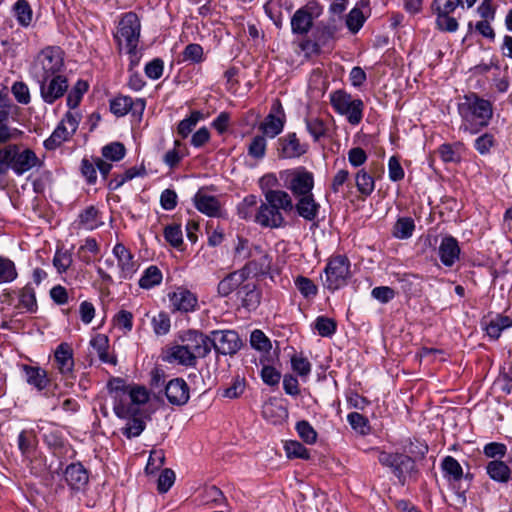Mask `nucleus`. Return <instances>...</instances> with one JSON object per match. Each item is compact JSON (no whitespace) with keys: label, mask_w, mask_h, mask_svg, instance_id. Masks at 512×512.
<instances>
[{"label":"nucleus","mask_w":512,"mask_h":512,"mask_svg":"<svg viewBox=\"0 0 512 512\" xmlns=\"http://www.w3.org/2000/svg\"><path fill=\"white\" fill-rule=\"evenodd\" d=\"M265 202L274 206L281 212H291L294 208L292 197L288 192L278 189L264 190Z\"/></svg>","instance_id":"33"},{"label":"nucleus","mask_w":512,"mask_h":512,"mask_svg":"<svg viewBox=\"0 0 512 512\" xmlns=\"http://www.w3.org/2000/svg\"><path fill=\"white\" fill-rule=\"evenodd\" d=\"M350 266L351 263L347 256H331L324 268L323 286L331 292L345 287L351 278Z\"/></svg>","instance_id":"7"},{"label":"nucleus","mask_w":512,"mask_h":512,"mask_svg":"<svg viewBox=\"0 0 512 512\" xmlns=\"http://www.w3.org/2000/svg\"><path fill=\"white\" fill-rule=\"evenodd\" d=\"M415 230V222L411 217H400L395 222L392 235L401 240H406L412 237Z\"/></svg>","instance_id":"48"},{"label":"nucleus","mask_w":512,"mask_h":512,"mask_svg":"<svg viewBox=\"0 0 512 512\" xmlns=\"http://www.w3.org/2000/svg\"><path fill=\"white\" fill-rule=\"evenodd\" d=\"M54 362L62 376H70L74 371V353L70 344L60 343L54 351Z\"/></svg>","instance_id":"24"},{"label":"nucleus","mask_w":512,"mask_h":512,"mask_svg":"<svg viewBox=\"0 0 512 512\" xmlns=\"http://www.w3.org/2000/svg\"><path fill=\"white\" fill-rule=\"evenodd\" d=\"M370 0H359L346 16V26L352 34H357L370 17Z\"/></svg>","instance_id":"22"},{"label":"nucleus","mask_w":512,"mask_h":512,"mask_svg":"<svg viewBox=\"0 0 512 512\" xmlns=\"http://www.w3.org/2000/svg\"><path fill=\"white\" fill-rule=\"evenodd\" d=\"M485 470L491 480L500 484H507L512 480V470L510 466L503 460H491Z\"/></svg>","instance_id":"32"},{"label":"nucleus","mask_w":512,"mask_h":512,"mask_svg":"<svg viewBox=\"0 0 512 512\" xmlns=\"http://www.w3.org/2000/svg\"><path fill=\"white\" fill-rule=\"evenodd\" d=\"M19 303L16 305L18 309H24L28 313H35L38 309L36 293L31 284L25 285L18 294Z\"/></svg>","instance_id":"40"},{"label":"nucleus","mask_w":512,"mask_h":512,"mask_svg":"<svg viewBox=\"0 0 512 512\" xmlns=\"http://www.w3.org/2000/svg\"><path fill=\"white\" fill-rule=\"evenodd\" d=\"M21 370L25 375L26 382L37 391L41 392L50 385L51 381L45 369L39 366L22 364Z\"/></svg>","instance_id":"31"},{"label":"nucleus","mask_w":512,"mask_h":512,"mask_svg":"<svg viewBox=\"0 0 512 512\" xmlns=\"http://www.w3.org/2000/svg\"><path fill=\"white\" fill-rule=\"evenodd\" d=\"M295 199L296 203L293 209L299 217L308 222H314L318 219L321 206L316 201L313 193Z\"/></svg>","instance_id":"27"},{"label":"nucleus","mask_w":512,"mask_h":512,"mask_svg":"<svg viewBox=\"0 0 512 512\" xmlns=\"http://www.w3.org/2000/svg\"><path fill=\"white\" fill-rule=\"evenodd\" d=\"M267 141L264 135H256L248 145V155L254 159H263L266 155Z\"/></svg>","instance_id":"62"},{"label":"nucleus","mask_w":512,"mask_h":512,"mask_svg":"<svg viewBox=\"0 0 512 512\" xmlns=\"http://www.w3.org/2000/svg\"><path fill=\"white\" fill-rule=\"evenodd\" d=\"M312 4L297 9L291 17V31L296 35H306L313 27Z\"/></svg>","instance_id":"30"},{"label":"nucleus","mask_w":512,"mask_h":512,"mask_svg":"<svg viewBox=\"0 0 512 512\" xmlns=\"http://www.w3.org/2000/svg\"><path fill=\"white\" fill-rule=\"evenodd\" d=\"M18 448L24 457H29L35 450L37 436L34 430H22L18 435Z\"/></svg>","instance_id":"46"},{"label":"nucleus","mask_w":512,"mask_h":512,"mask_svg":"<svg viewBox=\"0 0 512 512\" xmlns=\"http://www.w3.org/2000/svg\"><path fill=\"white\" fill-rule=\"evenodd\" d=\"M18 276L15 263L9 258L0 256V284L10 283Z\"/></svg>","instance_id":"59"},{"label":"nucleus","mask_w":512,"mask_h":512,"mask_svg":"<svg viewBox=\"0 0 512 512\" xmlns=\"http://www.w3.org/2000/svg\"><path fill=\"white\" fill-rule=\"evenodd\" d=\"M295 429L299 437L307 444H314L317 441L318 434L312 425L306 421H298L295 425Z\"/></svg>","instance_id":"64"},{"label":"nucleus","mask_w":512,"mask_h":512,"mask_svg":"<svg viewBox=\"0 0 512 512\" xmlns=\"http://www.w3.org/2000/svg\"><path fill=\"white\" fill-rule=\"evenodd\" d=\"M329 100L333 110L337 114L345 116L348 123L354 126L361 123L365 107L362 99H354L350 93L338 89L330 93Z\"/></svg>","instance_id":"6"},{"label":"nucleus","mask_w":512,"mask_h":512,"mask_svg":"<svg viewBox=\"0 0 512 512\" xmlns=\"http://www.w3.org/2000/svg\"><path fill=\"white\" fill-rule=\"evenodd\" d=\"M461 249L458 240L447 235L441 239L438 256L445 267H452L460 258Z\"/></svg>","instance_id":"26"},{"label":"nucleus","mask_w":512,"mask_h":512,"mask_svg":"<svg viewBox=\"0 0 512 512\" xmlns=\"http://www.w3.org/2000/svg\"><path fill=\"white\" fill-rule=\"evenodd\" d=\"M78 221L79 225L87 230H94L102 224L100 212L93 205L86 207L79 213Z\"/></svg>","instance_id":"42"},{"label":"nucleus","mask_w":512,"mask_h":512,"mask_svg":"<svg viewBox=\"0 0 512 512\" xmlns=\"http://www.w3.org/2000/svg\"><path fill=\"white\" fill-rule=\"evenodd\" d=\"M294 284L300 294L306 299L313 298L318 293V287L308 277L299 275L294 279Z\"/></svg>","instance_id":"58"},{"label":"nucleus","mask_w":512,"mask_h":512,"mask_svg":"<svg viewBox=\"0 0 512 512\" xmlns=\"http://www.w3.org/2000/svg\"><path fill=\"white\" fill-rule=\"evenodd\" d=\"M129 385H126L125 381L122 378L115 377L108 381L107 383V389L109 391V394L111 395L113 399V411L115 414H121L123 407V397L129 389Z\"/></svg>","instance_id":"36"},{"label":"nucleus","mask_w":512,"mask_h":512,"mask_svg":"<svg viewBox=\"0 0 512 512\" xmlns=\"http://www.w3.org/2000/svg\"><path fill=\"white\" fill-rule=\"evenodd\" d=\"M112 252L117 259L120 269V279H131L138 269V264L134 260L133 254L122 243L115 244Z\"/></svg>","instance_id":"21"},{"label":"nucleus","mask_w":512,"mask_h":512,"mask_svg":"<svg viewBox=\"0 0 512 512\" xmlns=\"http://www.w3.org/2000/svg\"><path fill=\"white\" fill-rule=\"evenodd\" d=\"M195 208L208 217H219L221 213V204L218 198L199 189L193 197Z\"/></svg>","instance_id":"28"},{"label":"nucleus","mask_w":512,"mask_h":512,"mask_svg":"<svg viewBox=\"0 0 512 512\" xmlns=\"http://www.w3.org/2000/svg\"><path fill=\"white\" fill-rule=\"evenodd\" d=\"M255 262H249L239 270L233 271L226 275L217 286V293L220 297H228L233 292L240 290L250 275L251 267Z\"/></svg>","instance_id":"15"},{"label":"nucleus","mask_w":512,"mask_h":512,"mask_svg":"<svg viewBox=\"0 0 512 512\" xmlns=\"http://www.w3.org/2000/svg\"><path fill=\"white\" fill-rule=\"evenodd\" d=\"M39 84L40 96L49 105L54 104L68 91V79L65 75L58 74L46 80H35Z\"/></svg>","instance_id":"14"},{"label":"nucleus","mask_w":512,"mask_h":512,"mask_svg":"<svg viewBox=\"0 0 512 512\" xmlns=\"http://www.w3.org/2000/svg\"><path fill=\"white\" fill-rule=\"evenodd\" d=\"M100 251L99 245L95 238L87 237L84 243L79 246L76 257L84 264L89 265L92 263L94 256Z\"/></svg>","instance_id":"43"},{"label":"nucleus","mask_w":512,"mask_h":512,"mask_svg":"<svg viewBox=\"0 0 512 512\" xmlns=\"http://www.w3.org/2000/svg\"><path fill=\"white\" fill-rule=\"evenodd\" d=\"M109 108L116 117H123L131 113L133 117L141 120L146 108V100L144 98L133 99L130 96L119 94L110 99Z\"/></svg>","instance_id":"11"},{"label":"nucleus","mask_w":512,"mask_h":512,"mask_svg":"<svg viewBox=\"0 0 512 512\" xmlns=\"http://www.w3.org/2000/svg\"><path fill=\"white\" fill-rule=\"evenodd\" d=\"M64 477L71 490L80 491L89 482V472L80 462L69 464L64 470Z\"/></svg>","instance_id":"25"},{"label":"nucleus","mask_w":512,"mask_h":512,"mask_svg":"<svg viewBox=\"0 0 512 512\" xmlns=\"http://www.w3.org/2000/svg\"><path fill=\"white\" fill-rule=\"evenodd\" d=\"M168 297L173 311L193 312L198 305L197 296L186 288H177L176 291L169 293Z\"/></svg>","instance_id":"23"},{"label":"nucleus","mask_w":512,"mask_h":512,"mask_svg":"<svg viewBox=\"0 0 512 512\" xmlns=\"http://www.w3.org/2000/svg\"><path fill=\"white\" fill-rule=\"evenodd\" d=\"M254 222L264 228L275 229L285 226L282 212L265 201L257 208Z\"/></svg>","instance_id":"20"},{"label":"nucleus","mask_w":512,"mask_h":512,"mask_svg":"<svg viewBox=\"0 0 512 512\" xmlns=\"http://www.w3.org/2000/svg\"><path fill=\"white\" fill-rule=\"evenodd\" d=\"M286 123V114L279 99L274 100L269 113L259 125L262 135L267 138H275L280 135Z\"/></svg>","instance_id":"12"},{"label":"nucleus","mask_w":512,"mask_h":512,"mask_svg":"<svg viewBox=\"0 0 512 512\" xmlns=\"http://www.w3.org/2000/svg\"><path fill=\"white\" fill-rule=\"evenodd\" d=\"M162 279L163 275L161 270L156 265H150L144 270L138 284L142 289L149 290L160 285Z\"/></svg>","instance_id":"45"},{"label":"nucleus","mask_w":512,"mask_h":512,"mask_svg":"<svg viewBox=\"0 0 512 512\" xmlns=\"http://www.w3.org/2000/svg\"><path fill=\"white\" fill-rule=\"evenodd\" d=\"M65 53L60 46H46L35 56L29 73L34 80H46L61 74Z\"/></svg>","instance_id":"3"},{"label":"nucleus","mask_w":512,"mask_h":512,"mask_svg":"<svg viewBox=\"0 0 512 512\" xmlns=\"http://www.w3.org/2000/svg\"><path fill=\"white\" fill-rule=\"evenodd\" d=\"M306 130L315 142L327 135L328 127L326 122L319 117H307L304 120Z\"/></svg>","instance_id":"50"},{"label":"nucleus","mask_w":512,"mask_h":512,"mask_svg":"<svg viewBox=\"0 0 512 512\" xmlns=\"http://www.w3.org/2000/svg\"><path fill=\"white\" fill-rule=\"evenodd\" d=\"M71 136L72 134L69 132L68 127L64 126L63 123H59L52 134L44 141L43 145L46 150L52 151L60 147L65 141H68Z\"/></svg>","instance_id":"44"},{"label":"nucleus","mask_w":512,"mask_h":512,"mask_svg":"<svg viewBox=\"0 0 512 512\" xmlns=\"http://www.w3.org/2000/svg\"><path fill=\"white\" fill-rule=\"evenodd\" d=\"M181 62L189 64H200L205 61L203 47L198 43L188 44L181 53Z\"/></svg>","instance_id":"51"},{"label":"nucleus","mask_w":512,"mask_h":512,"mask_svg":"<svg viewBox=\"0 0 512 512\" xmlns=\"http://www.w3.org/2000/svg\"><path fill=\"white\" fill-rule=\"evenodd\" d=\"M285 186L294 198L313 193L314 175L305 167H298L286 172Z\"/></svg>","instance_id":"10"},{"label":"nucleus","mask_w":512,"mask_h":512,"mask_svg":"<svg viewBox=\"0 0 512 512\" xmlns=\"http://www.w3.org/2000/svg\"><path fill=\"white\" fill-rule=\"evenodd\" d=\"M258 198L256 195L249 194L237 205V215L243 220H251L255 218L257 211Z\"/></svg>","instance_id":"49"},{"label":"nucleus","mask_w":512,"mask_h":512,"mask_svg":"<svg viewBox=\"0 0 512 512\" xmlns=\"http://www.w3.org/2000/svg\"><path fill=\"white\" fill-rule=\"evenodd\" d=\"M141 35V22L138 15L129 11L123 13L118 22L117 31L113 37L119 47L125 42L126 47L139 45Z\"/></svg>","instance_id":"9"},{"label":"nucleus","mask_w":512,"mask_h":512,"mask_svg":"<svg viewBox=\"0 0 512 512\" xmlns=\"http://www.w3.org/2000/svg\"><path fill=\"white\" fill-rule=\"evenodd\" d=\"M313 325L321 337H332L337 330L336 321L326 316H318Z\"/></svg>","instance_id":"56"},{"label":"nucleus","mask_w":512,"mask_h":512,"mask_svg":"<svg viewBox=\"0 0 512 512\" xmlns=\"http://www.w3.org/2000/svg\"><path fill=\"white\" fill-rule=\"evenodd\" d=\"M13 11L14 16L20 26H30L33 19V11L27 0H17L13 5Z\"/></svg>","instance_id":"47"},{"label":"nucleus","mask_w":512,"mask_h":512,"mask_svg":"<svg viewBox=\"0 0 512 512\" xmlns=\"http://www.w3.org/2000/svg\"><path fill=\"white\" fill-rule=\"evenodd\" d=\"M91 347L96 351L99 360L102 363L116 365L117 358L114 355L109 354V338L105 334H96L90 340Z\"/></svg>","instance_id":"38"},{"label":"nucleus","mask_w":512,"mask_h":512,"mask_svg":"<svg viewBox=\"0 0 512 512\" xmlns=\"http://www.w3.org/2000/svg\"><path fill=\"white\" fill-rule=\"evenodd\" d=\"M464 144L460 141L454 143H443L438 147V154L444 163H460L462 160L461 150Z\"/></svg>","instance_id":"39"},{"label":"nucleus","mask_w":512,"mask_h":512,"mask_svg":"<svg viewBox=\"0 0 512 512\" xmlns=\"http://www.w3.org/2000/svg\"><path fill=\"white\" fill-rule=\"evenodd\" d=\"M286 455L289 459H310L309 450L299 441L290 440L284 445Z\"/></svg>","instance_id":"57"},{"label":"nucleus","mask_w":512,"mask_h":512,"mask_svg":"<svg viewBox=\"0 0 512 512\" xmlns=\"http://www.w3.org/2000/svg\"><path fill=\"white\" fill-rule=\"evenodd\" d=\"M88 84L84 80H78L67 95V106L70 109H75L80 104L84 94L88 90Z\"/></svg>","instance_id":"55"},{"label":"nucleus","mask_w":512,"mask_h":512,"mask_svg":"<svg viewBox=\"0 0 512 512\" xmlns=\"http://www.w3.org/2000/svg\"><path fill=\"white\" fill-rule=\"evenodd\" d=\"M122 402V413L115 414L117 417H126L132 415L133 411L141 412L140 406L144 405L149 400V393L143 386L135 385L130 386L126 391Z\"/></svg>","instance_id":"19"},{"label":"nucleus","mask_w":512,"mask_h":512,"mask_svg":"<svg viewBox=\"0 0 512 512\" xmlns=\"http://www.w3.org/2000/svg\"><path fill=\"white\" fill-rule=\"evenodd\" d=\"M131 414L126 417H119L126 420L125 426L121 428V433L128 439L140 436L146 427L141 412L133 411Z\"/></svg>","instance_id":"37"},{"label":"nucleus","mask_w":512,"mask_h":512,"mask_svg":"<svg viewBox=\"0 0 512 512\" xmlns=\"http://www.w3.org/2000/svg\"><path fill=\"white\" fill-rule=\"evenodd\" d=\"M151 325L157 336L166 335L171 328L170 317L166 312L160 311L157 315L151 318Z\"/></svg>","instance_id":"61"},{"label":"nucleus","mask_w":512,"mask_h":512,"mask_svg":"<svg viewBox=\"0 0 512 512\" xmlns=\"http://www.w3.org/2000/svg\"><path fill=\"white\" fill-rule=\"evenodd\" d=\"M184 346L196 359L204 358L211 352L210 336L197 330H188L181 336Z\"/></svg>","instance_id":"18"},{"label":"nucleus","mask_w":512,"mask_h":512,"mask_svg":"<svg viewBox=\"0 0 512 512\" xmlns=\"http://www.w3.org/2000/svg\"><path fill=\"white\" fill-rule=\"evenodd\" d=\"M461 118L459 130L476 135L485 129L493 117V105L475 92L465 94L457 105Z\"/></svg>","instance_id":"1"},{"label":"nucleus","mask_w":512,"mask_h":512,"mask_svg":"<svg viewBox=\"0 0 512 512\" xmlns=\"http://www.w3.org/2000/svg\"><path fill=\"white\" fill-rule=\"evenodd\" d=\"M463 8V0H433L431 11L436 15V27L440 31L453 33L459 28L457 19L451 14L458 8Z\"/></svg>","instance_id":"8"},{"label":"nucleus","mask_w":512,"mask_h":512,"mask_svg":"<svg viewBox=\"0 0 512 512\" xmlns=\"http://www.w3.org/2000/svg\"><path fill=\"white\" fill-rule=\"evenodd\" d=\"M497 145V139L491 132H485L479 135L475 140L473 147L482 156L491 153L492 149Z\"/></svg>","instance_id":"53"},{"label":"nucleus","mask_w":512,"mask_h":512,"mask_svg":"<svg viewBox=\"0 0 512 512\" xmlns=\"http://www.w3.org/2000/svg\"><path fill=\"white\" fill-rule=\"evenodd\" d=\"M165 240L174 248H180L183 244V233L180 224H170L164 228Z\"/></svg>","instance_id":"63"},{"label":"nucleus","mask_w":512,"mask_h":512,"mask_svg":"<svg viewBox=\"0 0 512 512\" xmlns=\"http://www.w3.org/2000/svg\"><path fill=\"white\" fill-rule=\"evenodd\" d=\"M368 452H376L378 462L397 478L401 485H405L408 478L417 473L416 463L413 457L398 452H387L379 447H371L364 450Z\"/></svg>","instance_id":"5"},{"label":"nucleus","mask_w":512,"mask_h":512,"mask_svg":"<svg viewBox=\"0 0 512 512\" xmlns=\"http://www.w3.org/2000/svg\"><path fill=\"white\" fill-rule=\"evenodd\" d=\"M43 162L30 148L19 144H8L0 149V176L11 169L17 176H22L33 168L41 167Z\"/></svg>","instance_id":"2"},{"label":"nucleus","mask_w":512,"mask_h":512,"mask_svg":"<svg viewBox=\"0 0 512 512\" xmlns=\"http://www.w3.org/2000/svg\"><path fill=\"white\" fill-rule=\"evenodd\" d=\"M355 186L362 196L368 197L375 190V179L366 169L362 168L355 174Z\"/></svg>","instance_id":"41"},{"label":"nucleus","mask_w":512,"mask_h":512,"mask_svg":"<svg viewBox=\"0 0 512 512\" xmlns=\"http://www.w3.org/2000/svg\"><path fill=\"white\" fill-rule=\"evenodd\" d=\"M242 306L249 311L257 309L261 302V292L254 282L247 281L237 292Z\"/></svg>","instance_id":"34"},{"label":"nucleus","mask_w":512,"mask_h":512,"mask_svg":"<svg viewBox=\"0 0 512 512\" xmlns=\"http://www.w3.org/2000/svg\"><path fill=\"white\" fill-rule=\"evenodd\" d=\"M169 363H176L178 365L186 367H195L197 359L195 356L184 346L175 345L168 349L167 354L164 358Z\"/></svg>","instance_id":"35"},{"label":"nucleus","mask_w":512,"mask_h":512,"mask_svg":"<svg viewBox=\"0 0 512 512\" xmlns=\"http://www.w3.org/2000/svg\"><path fill=\"white\" fill-rule=\"evenodd\" d=\"M165 395L170 404L181 406L190 398L189 387L184 379L175 378L165 385Z\"/></svg>","instance_id":"29"},{"label":"nucleus","mask_w":512,"mask_h":512,"mask_svg":"<svg viewBox=\"0 0 512 512\" xmlns=\"http://www.w3.org/2000/svg\"><path fill=\"white\" fill-rule=\"evenodd\" d=\"M102 156L109 161H120L126 155V148L121 142H112L102 147Z\"/></svg>","instance_id":"60"},{"label":"nucleus","mask_w":512,"mask_h":512,"mask_svg":"<svg viewBox=\"0 0 512 512\" xmlns=\"http://www.w3.org/2000/svg\"><path fill=\"white\" fill-rule=\"evenodd\" d=\"M279 158L296 159L306 154L309 144L301 142L295 132H288L277 140Z\"/></svg>","instance_id":"16"},{"label":"nucleus","mask_w":512,"mask_h":512,"mask_svg":"<svg viewBox=\"0 0 512 512\" xmlns=\"http://www.w3.org/2000/svg\"><path fill=\"white\" fill-rule=\"evenodd\" d=\"M440 466L443 478L455 490L457 496L465 500L466 489H460V482L464 477V472L458 460L452 456H445L442 459Z\"/></svg>","instance_id":"17"},{"label":"nucleus","mask_w":512,"mask_h":512,"mask_svg":"<svg viewBox=\"0 0 512 512\" xmlns=\"http://www.w3.org/2000/svg\"><path fill=\"white\" fill-rule=\"evenodd\" d=\"M347 421L351 428L362 436L369 435L371 433V425L366 416L358 412H351L347 415Z\"/></svg>","instance_id":"52"},{"label":"nucleus","mask_w":512,"mask_h":512,"mask_svg":"<svg viewBox=\"0 0 512 512\" xmlns=\"http://www.w3.org/2000/svg\"><path fill=\"white\" fill-rule=\"evenodd\" d=\"M211 349L217 354L234 355L242 347L239 334L234 330H213L210 333Z\"/></svg>","instance_id":"13"},{"label":"nucleus","mask_w":512,"mask_h":512,"mask_svg":"<svg viewBox=\"0 0 512 512\" xmlns=\"http://www.w3.org/2000/svg\"><path fill=\"white\" fill-rule=\"evenodd\" d=\"M341 25L335 18H330L326 22H319L313 29V39L304 40L300 47L303 51H310L314 54H320L324 51L330 52L339 39Z\"/></svg>","instance_id":"4"},{"label":"nucleus","mask_w":512,"mask_h":512,"mask_svg":"<svg viewBox=\"0 0 512 512\" xmlns=\"http://www.w3.org/2000/svg\"><path fill=\"white\" fill-rule=\"evenodd\" d=\"M201 119H203L202 112L198 110L192 111L188 117L179 122L177 126L178 135L182 139L187 138Z\"/></svg>","instance_id":"54"}]
</instances>
